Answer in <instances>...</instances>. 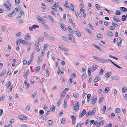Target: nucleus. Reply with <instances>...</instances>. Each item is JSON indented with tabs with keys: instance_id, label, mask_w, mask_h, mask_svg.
Here are the masks:
<instances>
[{
	"instance_id": "obj_1",
	"label": "nucleus",
	"mask_w": 127,
	"mask_h": 127,
	"mask_svg": "<svg viewBox=\"0 0 127 127\" xmlns=\"http://www.w3.org/2000/svg\"><path fill=\"white\" fill-rule=\"evenodd\" d=\"M73 107L74 110H78L79 108V105L78 102H77L76 103L73 104Z\"/></svg>"
},
{
	"instance_id": "obj_2",
	"label": "nucleus",
	"mask_w": 127,
	"mask_h": 127,
	"mask_svg": "<svg viewBox=\"0 0 127 127\" xmlns=\"http://www.w3.org/2000/svg\"><path fill=\"white\" fill-rule=\"evenodd\" d=\"M68 36L69 37V40H71L72 42H75V38L73 35L71 34H69Z\"/></svg>"
},
{
	"instance_id": "obj_3",
	"label": "nucleus",
	"mask_w": 127,
	"mask_h": 127,
	"mask_svg": "<svg viewBox=\"0 0 127 127\" xmlns=\"http://www.w3.org/2000/svg\"><path fill=\"white\" fill-rule=\"evenodd\" d=\"M39 27L38 25H34L32 26V27H29V30L32 31L33 30V29H35L36 28H38Z\"/></svg>"
},
{
	"instance_id": "obj_4",
	"label": "nucleus",
	"mask_w": 127,
	"mask_h": 127,
	"mask_svg": "<svg viewBox=\"0 0 127 127\" xmlns=\"http://www.w3.org/2000/svg\"><path fill=\"white\" fill-rule=\"evenodd\" d=\"M71 118L72 119V125H74L75 123L76 122V117L72 115L71 116Z\"/></svg>"
},
{
	"instance_id": "obj_5",
	"label": "nucleus",
	"mask_w": 127,
	"mask_h": 127,
	"mask_svg": "<svg viewBox=\"0 0 127 127\" xmlns=\"http://www.w3.org/2000/svg\"><path fill=\"white\" fill-rule=\"evenodd\" d=\"M117 43L118 46H121L122 39L120 38H118L117 40Z\"/></svg>"
},
{
	"instance_id": "obj_6",
	"label": "nucleus",
	"mask_w": 127,
	"mask_h": 127,
	"mask_svg": "<svg viewBox=\"0 0 127 127\" xmlns=\"http://www.w3.org/2000/svg\"><path fill=\"white\" fill-rule=\"evenodd\" d=\"M98 67L97 65H94L92 66L90 68L92 71H94Z\"/></svg>"
},
{
	"instance_id": "obj_7",
	"label": "nucleus",
	"mask_w": 127,
	"mask_h": 127,
	"mask_svg": "<svg viewBox=\"0 0 127 127\" xmlns=\"http://www.w3.org/2000/svg\"><path fill=\"white\" fill-rule=\"evenodd\" d=\"M108 60V61H109L113 64L114 66H115L116 67H117V68L119 69H123V68L116 64L112 61L111 60Z\"/></svg>"
},
{
	"instance_id": "obj_8",
	"label": "nucleus",
	"mask_w": 127,
	"mask_h": 127,
	"mask_svg": "<svg viewBox=\"0 0 127 127\" xmlns=\"http://www.w3.org/2000/svg\"><path fill=\"white\" fill-rule=\"evenodd\" d=\"M99 62L103 63H107L108 62V60H104L100 58L99 59Z\"/></svg>"
},
{
	"instance_id": "obj_9",
	"label": "nucleus",
	"mask_w": 127,
	"mask_h": 127,
	"mask_svg": "<svg viewBox=\"0 0 127 127\" xmlns=\"http://www.w3.org/2000/svg\"><path fill=\"white\" fill-rule=\"evenodd\" d=\"M86 111L85 109H84L82 113L80 114L79 117L81 118L82 117L86 114Z\"/></svg>"
},
{
	"instance_id": "obj_10",
	"label": "nucleus",
	"mask_w": 127,
	"mask_h": 127,
	"mask_svg": "<svg viewBox=\"0 0 127 127\" xmlns=\"http://www.w3.org/2000/svg\"><path fill=\"white\" fill-rule=\"evenodd\" d=\"M59 48L62 51H65L66 50V48L65 47L62 45H60L59 46Z\"/></svg>"
},
{
	"instance_id": "obj_11",
	"label": "nucleus",
	"mask_w": 127,
	"mask_h": 127,
	"mask_svg": "<svg viewBox=\"0 0 127 127\" xmlns=\"http://www.w3.org/2000/svg\"><path fill=\"white\" fill-rule=\"evenodd\" d=\"M30 34L29 33H27L25 36V39L27 40H29L31 37Z\"/></svg>"
},
{
	"instance_id": "obj_12",
	"label": "nucleus",
	"mask_w": 127,
	"mask_h": 127,
	"mask_svg": "<svg viewBox=\"0 0 127 127\" xmlns=\"http://www.w3.org/2000/svg\"><path fill=\"white\" fill-rule=\"evenodd\" d=\"M19 118L21 120H26L27 119L26 117H25L22 116H19Z\"/></svg>"
},
{
	"instance_id": "obj_13",
	"label": "nucleus",
	"mask_w": 127,
	"mask_h": 127,
	"mask_svg": "<svg viewBox=\"0 0 127 127\" xmlns=\"http://www.w3.org/2000/svg\"><path fill=\"white\" fill-rule=\"evenodd\" d=\"M48 39L53 41H55V38L50 35H49V36Z\"/></svg>"
},
{
	"instance_id": "obj_14",
	"label": "nucleus",
	"mask_w": 127,
	"mask_h": 127,
	"mask_svg": "<svg viewBox=\"0 0 127 127\" xmlns=\"http://www.w3.org/2000/svg\"><path fill=\"white\" fill-rule=\"evenodd\" d=\"M96 97H93L92 100V104L94 105L95 104L96 100Z\"/></svg>"
},
{
	"instance_id": "obj_15",
	"label": "nucleus",
	"mask_w": 127,
	"mask_h": 127,
	"mask_svg": "<svg viewBox=\"0 0 127 127\" xmlns=\"http://www.w3.org/2000/svg\"><path fill=\"white\" fill-rule=\"evenodd\" d=\"M111 74V73L110 72H108L105 74V76L109 78L110 77Z\"/></svg>"
},
{
	"instance_id": "obj_16",
	"label": "nucleus",
	"mask_w": 127,
	"mask_h": 127,
	"mask_svg": "<svg viewBox=\"0 0 127 127\" xmlns=\"http://www.w3.org/2000/svg\"><path fill=\"white\" fill-rule=\"evenodd\" d=\"M21 40V41H20V42L21 43L24 44H26V45H28V42L27 41H25L24 40H22L21 39H20Z\"/></svg>"
},
{
	"instance_id": "obj_17",
	"label": "nucleus",
	"mask_w": 127,
	"mask_h": 127,
	"mask_svg": "<svg viewBox=\"0 0 127 127\" xmlns=\"http://www.w3.org/2000/svg\"><path fill=\"white\" fill-rule=\"evenodd\" d=\"M23 13V14L24 13V12L22 10H20L19 13V14L17 18H20L22 16Z\"/></svg>"
},
{
	"instance_id": "obj_18",
	"label": "nucleus",
	"mask_w": 127,
	"mask_h": 127,
	"mask_svg": "<svg viewBox=\"0 0 127 127\" xmlns=\"http://www.w3.org/2000/svg\"><path fill=\"white\" fill-rule=\"evenodd\" d=\"M107 34L110 37H112L113 36V33L111 31H108L107 32Z\"/></svg>"
},
{
	"instance_id": "obj_19",
	"label": "nucleus",
	"mask_w": 127,
	"mask_h": 127,
	"mask_svg": "<svg viewBox=\"0 0 127 127\" xmlns=\"http://www.w3.org/2000/svg\"><path fill=\"white\" fill-rule=\"evenodd\" d=\"M112 79L114 80H117L119 79V78L117 76H113L112 77Z\"/></svg>"
},
{
	"instance_id": "obj_20",
	"label": "nucleus",
	"mask_w": 127,
	"mask_h": 127,
	"mask_svg": "<svg viewBox=\"0 0 127 127\" xmlns=\"http://www.w3.org/2000/svg\"><path fill=\"white\" fill-rule=\"evenodd\" d=\"M100 79V78L99 77H96L95 78V79L94 80V82H96L98 81H99Z\"/></svg>"
},
{
	"instance_id": "obj_21",
	"label": "nucleus",
	"mask_w": 127,
	"mask_h": 127,
	"mask_svg": "<svg viewBox=\"0 0 127 127\" xmlns=\"http://www.w3.org/2000/svg\"><path fill=\"white\" fill-rule=\"evenodd\" d=\"M120 10L122 11H123L124 12H125L127 11V9L125 7H121Z\"/></svg>"
},
{
	"instance_id": "obj_22",
	"label": "nucleus",
	"mask_w": 127,
	"mask_h": 127,
	"mask_svg": "<svg viewBox=\"0 0 127 127\" xmlns=\"http://www.w3.org/2000/svg\"><path fill=\"white\" fill-rule=\"evenodd\" d=\"M43 34L46 38L47 39H48V38H49L50 34H48L47 33L45 32H44L43 33Z\"/></svg>"
},
{
	"instance_id": "obj_23",
	"label": "nucleus",
	"mask_w": 127,
	"mask_h": 127,
	"mask_svg": "<svg viewBox=\"0 0 127 127\" xmlns=\"http://www.w3.org/2000/svg\"><path fill=\"white\" fill-rule=\"evenodd\" d=\"M66 92L65 91H64L63 92H62L61 94V97L62 98L65 95Z\"/></svg>"
},
{
	"instance_id": "obj_24",
	"label": "nucleus",
	"mask_w": 127,
	"mask_h": 127,
	"mask_svg": "<svg viewBox=\"0 0 127 127\" xmlns=\"http://www.w3.org/2000/svg\"><path fill=\"white\" fill-rule=\"evenodd\" d=\"M75 34L79 37H80L81 36V34L78 31H76L75 32Z\"/></svg>"
},
{
	"instance_id": "obj_25",
	"label": "nucleus",
	"mask_w": 127,
	"mask_h": 127,
	"mask_svg": "<svg viewBox=\"0 0 127 127\" xmlns=\"http://www.w3.org/2000/svg\"><path fill=\"white\" fill-rule=\"evenodd\" d=\"M29 70L28 69L27 71L24 74V78H27V75L28 74V73H29Z\"/></svg>"
},
{
	"instance_id": "obj_26",
	"label": "nucleus",
	"mask_w": 127,
	"mask_h": 127,
	"mask_svg": "<svg viewBox=\"0 0 127 127\" xmlns=\"http://www.w3.org/2000/svg\"><path fill=\"white\" fill-rule=\"evenodd\" d=\"M73 96L75 98H77L79 96V95L76 92H74L73 93Z\"/></svg>"
},
{
	"instance_id": "obj_27",
	"label": "nucleus",
	"mask_w": 127,
	"mask_h": 127,
	"mask_svg": "<svg viewBox=\"0 0 127 127\" xmlns=\"http://www.w3.org/2000/svg\"><path fill=\"white\" fill-rule=\"evenodd\" d=\"M18 9L17 8H16L12 12L14 14V15H15L17 14L18 11Z\"/></svg>"
},
{
	"instance_id": "obj_28",
	"label": "nucleus",
	"mask_w": 127,
	"mask_h": 127,
	"mask_svg": "<svg viewBox=\"0 0 127 127\" xmlns=\"http://www.w3.org/2000/svg\"><path fill=\"white\" fill-rule=\"evenodd\" d=\"M67 30L68 31L70 32V33L73 34V31L71 29L70 27V26H68L67 28Z\"/></svg>"
},
{
	"instance_id": "obj_29",
	"label": "nucleus",
	"mask_w": 127,
	"mask_h": 127,
	"mask_svg": "<svg viewBox=\"0 0 127 127\" xmlns=\"http://www.w3.org/2000/svg\"><path fill=\"white\" fill-rule=\"evenodd\" d=\"M60 27L63 30L65 31L66 30V27L64 26V25L61 24L60 25Z\"/></svg>"
},
{
	"instance_id": "obj_30",
	"label": "nucleus",
	"mask_w": 127,
	"mask_h": 127,
	"mask_svg": "<svg viewBox=\"0 0 127 127\" xmlns=\"http://www.w3.org/2000/svg\"><path fill=\"white\" fill-rule=\"evenodd\" d=\"M110 90L109 87H106L105 89V91L106 93H107Z\"/></svg>"
},
{
	"instance_id": "obj_31",
	"label": "nucleus",
	"mask_w": 127,
	"mask_h": 127,
	"mask_svg": "<svg viewBox=\"0 0 127 127\" xmlns=\"http://www.w3.org/2000/svg\"><path fill=\"white\" fill-rule=\"evenodd\" d=\"M113 19L116 22H120V20L116 17H114Z\"/></svg>"
},
{
	"instance_id": "obj_32",
	"label": "nucleus",
	"mask_w": 127,
	"mask_h": 127,
	"mask_svg": "<svg viewBox=\"0 0 127 127\" xmlns=\"http://www.w3.org/2000/svg\"><path fill=\"white\" fill-rule=\"evenodd\" d=\"M67 100L66 99H64V108H65L67 106Z\"/></svg>"
},
{
	"instance_id": "obj_33",
	"label": "nucleus",
	"mask_w": 127,
	"mask_h": 127,
	"mask_svg": "<svg viewBox=\"0 0 127 127\" xmlns=\"http://www.w3.org/2000/svg\"><path fill=\"white\" fill-rule=\"evenodd\" d=\"M48 124L50 125V126H51L53 124V121L52 120H49L48 121Z\"/></svg>"
},
{
	"instance_id": "obj_34",
	"label": "nucleus",
	"mask_w": 127,
	"mask_h": 127,
	"mask_svg": "<svg viewBox=\"0 0 127 127\" xmlns=\"http://www.w3.org/2000/svg\"><path fill=\"white\" fill-rule=\"evenodd\" d=\"M115 112L117 113H120V111L119 108H117L115 109Z\"/></svg>"
},
{
	"instance_id": "obj_35",
	"label": "nucleus",
	"mask_w": 127,
	"mask_h": 127,
	"mask_svg": "<svg viewBox=\"0 0 127 127\" xmlns=\"http://www.w3.org/2000/svg\"><path fill=\"white\" fill-rule=\"evenodd\" d=\"M87 74L86 73H84L83 74L82 76V79H85L87 76Z\"/></svg>"
},
{
	"instance_id": "obj_36",
	"label": "nucleus",
	"mask_w": 127,
	"mask_h": 127,
	"mask_svg": "<svg viewBox=\"0 0 127 127\" xmlns=\"http://www.w3.org/2000/svg\"><path fill=\"white\" fill-rule=\"evenodd\" d=\"M126 16L125 15H123L122 17V21H125L126 19Z\"/></svg>"
},
{
	"instance_id": "obj_37",
	"label": "nucleus",
	"mask_w": 127,
	"mask_h": 127,
	"mask_svg": "<svg viewBox=\"0 0 127 127\" xmlns=\"http://www.w3.org/2000/svg\"><path fill=\"white\" fill-rule=\"evenodd\" d=\"M41 7L44 9H46V6L45 4L44 3H43L41 4Z\"/></svg>"
},
{
	"instance_id": "obj_38",
	"label": "nucleus",
	"mask_w": 127,
	"mask_h": 127,
	"mask_svg": "<svg viewBox=\"0 0 127 127\" xmlns=\"http://www.w3.org/2000/svg\"><path fill=\"white\" fill-rule=\"evenodd\" d=\"M70 5V10L73 11H74V9L73 7H74V6L73 5L72 3H71Z\"/></svg>"
},
{
	"instance_id": "obj_39",
	"label": "nucleus",
	"mask_w": 127,
	"mask_h": 127,
	"mask_svg": "<svg viewBox=\"0 0 127 127\" xmlns=\"http://www.w3.org/2000/svg\"><path fill=\"white\" fill-rule=\"evenodd\" d=\"M39 41L38 40H37L35 43V46H37V47H38L39 45Z\"/></svg>"
},
{
	"instance_id": "obj_40",
	"label": "nucleus",
	"mask_w": 127,
	"mask_h": 127,
	"mask_svg": "<svg viewBox=\"0 0 127 127\" xmlns=\"http://www.w3.org/2000/svg\"><path fill=\"white\" fill-rule=\"evenodd\" d=\"M6 71L5 70H3V71L1 72V75H0V76H2L4 75L5 73L6 72Z\"/></svg>"
},
{
	"instance_id": "obj_41",
	"label": "nucleus",
	"mask_w": 127,
	"mask_h": 127,
	"mask_svg": "<svg viewBox=\"0 0 127 127\" xmlns=\"http://www.w3.org/2000/svg\"><path fill=\"white\" fill-rule=\"evenodd\" d=\"M93 58L96 60L98 61H99V59L100 58L96 56H93Z\"/></svg>"
},
{
	"instance_id": "obj_42",
	"label": "nucleus",
	"mask_w": 127,
	"mask_h": 127,
	"mask_svg": "<svg viewBox=\"0 0 127 127\" xmlns=\"http://www.w3.org/2000/svg\"><path fill=\"white\" fill-rule=\"evenodd\" d=\"M55 109V106L53 105H52L51 106V107L50 109V110L51 111H53Z\"/></svg>"
},
{
	"instance_id": "obj_43",
	"label": "nucleus",
	"mask_w": 127,
	"mask_h": 127,
	"mask_svg": "<svg viewBox=\"0 0 127 127\" xmlns=\"http://www.w3.org/2000/svg\"><path fill=\"white\" fill-rule=\"evenodd\" d=\"M48 17L50 18V19L51 20L52 22H53L54 21V19L53 17L50 16V15H48Z\"/></svg>"
},
{
	"instance_id": "obj_44",
	"label": "nucleus",
	"mask_w": 127,
	"mask_h": 127,
	"mask_svg": "<svg viewBox=\"0 0 127 127\" xmlns=\"http://www.w3.org/2000/svg\"><path fill=\"white\" fill-rule=\"evenodd\" d=\"M44 39V37L42 36H41L39 37L38 40V41H42Z\"/></svg>"
},
{
	"instance_id": "obj_45",
	"label": "nucleus",
	"mask_w": 127,
	"mask_h": 127,
	"mask_svg": "<svg viewBox=\"0 0 127 127\" xmlns=\"http://www.w3.org/2000/svg\"><path fill=\"white\" fill-rule=\"evenodd\" d=\"M52 6H53L55 7V8H57L59 6V5L58 3H56Z\"/></svg>"
},
{
	"instance_id": "obj_46",
	"label": "nucleus",
	"mask_w": 127,
	"mask_h": 127,
	"mask_svg": "<svg viewBox=\"0 0 127 127\" xmlns=\"http://www.w3.org/2000/svg\"><path fill=\"white\" fill-rule=\"evenodd\" d=\"M122 111L124 114H126V111L125 108H122Z\"/></svg>"
},
{
	"instance_id": "obj_47",
	"label": "nucleus",
	"mask_w": 127,
	"mask_h": 127,
	"mask_svg": "<svg viewBox=\"0 0 127 127\" xmlns=\"http://www.w3.org/2000/svg\"><path fill=\"white\" fill-rule=\"evenodd\" d=\"M40 69V66H37L35 70L36 72L38 71Z\"/></svg>"
},
{
	"instance_id": "obj_48",
	"label": "nucleus",
	"mask_w": 127,
	"mask_h": 127,
	"mask_svg": "<svg viewBox=\"0 0 127 127\" xmlns=\"http://www.w3.org/2000/svg\"><path fill=\"white\" fill-rule=\"evenodd\" d=\"M104 70L102 69H100V72L99 73V75H102L103 72Z\"/></svg>"
},
{
	"instance_id": "obj_49",
	"label": "nucleus",
	"mask_w": 127,
	"mask_h": 127,
	"mask_svg": "<svg viewBox=\"0 0 127 127\" xmlns=\"http://www.w3.org/2000/svg\"><path fill=\"white\" fill-rule=\"evenodd\" d=\"M30 107V106L29 105H28L26 108V110L27 111L29 110Z\"/></svg>"
},
{
	"instance_id": "obj_50",
	"label": "nucleus",
	"mask_w": 127,
	"mask_h": 127,
	"mask_svg": "<svg viewBox=\"0 0 127 127\" xmlns=\"http://www.w3.org/2000/svg\"><path fill=\"white\" fill-rule=\"evenodd\" d=\"M109 57L111 58H112L116 60H118V58L117 57H115L111 55H109Z\"/></svg>"
},
{
	"instance_id": "obj_51",
	"label": "nucleus",
	"mask_w": 127,
	"mask_h": 127,
	"mask_svg": "<svg viewBox=\"0 0 127 127\" xmlns=\"http://www.w3.org/2000/svg\"><path fill=\"white\" fill-rule=\"evenodd\" d=\"M20 41H21L20 39H19L16 41V44L17 45H19L20 44Z\"/></svg>"
},
{
	"instance_id": "obj_52",
	"label": "nucleus",
	"mask_w": 127,
	"mask_h": 127,
	"mask_svg": "<svg viewBox=\"0 0 127 127\" xmlns=\"http://www.w3.org/2000/svg\"><path fill=\"white\" fill-rule=\"evenodd\" d=\"M127 90V88L125 87H124L122 89V91L124 93H125L126 92V91H125V90Z\"/></svg>"
},
{
	"instance_id": "obj_53",
	"label": "nucleus",
	"mask_w": 127,
	"mask_h": 127,
	"mask_svg": "<svg viewBox=\"0 0 127 127\" xmlns=\"http://www.w3.org/2000/svg\"><path fill=\"white\" fill-rule=\"evenodd\" d=\"M95 6L96 8L97 9L99 10L100 8V7L98 4H95Z\"/></svg>"
},
{
	"instance_id": "obj_54",
	"label": "nucleus",
	"mask_w": 127,
	"mask_h": 127,
	"mask_svg": "<svg viewBox=\"0 0 127 127\" xmlns=\"http://www.w3.org/2000/svg\"><path fill=\"white\" fill-rule=\"evenodd\" d=\"M96 36L98 38H101L102 37V36H101V34H98Z\"/></svg>"
},
{
	"instance_id": "obj_55",
	"label": "nucleus",
	"mask_w": 127,
	"mask_h": 127,
	"mask_svg": "<svg viewBox=\"0 0 127 127\" xmlns=\"http://www.w3.org/2000/svg\"><path fill=\"white\" fill-rule=\"evenodd\" d=\"M45 50V49H44L42 51L41 53V55L42 56H43L44 55Z\"/></svg>"
},
{
	"instance_id": "obj_56",
	"label": "nucleus",
	"mask_w": 127,
	"mask_h": 127,
	"mask_svg": "<svg viewBox=\"0 0 127 127\" xmlns=\"http://www.w3.org/2000/svg\"><path fill=\"white\" fill-rule=\"evenodd\" d=\"M11 84V81H10L8 83V86L6 87V88H8L10 86Z\"/></svg>"
},
{
	"instance_id": "obj_57",
	"label": "nucleus",
	"mask_w": 127,
	"mask_h": 127,
	"mask_svg": "<svg viewBox=\"0 0 127 127\" xmlns=\"http://www.w3.org/2000/svg\"><path fill=\"white\" fill-rule=\"evenodd\" d=\"M39 115H42L44 114V112L42 110H40L39 111Z\"/></svg>"
},
{
	"instance_id": "obj_58",
	"label": "nucleus",
	"mask_w": 127,
	"mask_h": 127,
	"mask_svg": "<svg viewBox=\"0 0 127 127\" xmlns=\"http://www.w3.org/2000/svg\"><path fill=\"white\" fill-rule=\"evenodd\" d=\"M11 70H9L7 72V76L9 77L11 74Z\"/></svg>"
},
{
	"instance_id": "obj_59",
	"label": "nucleus",
	"mask_w": 127,
	"mask_h": 127,
	"mask_svg": "<svg viewBox=\"0 0 127 127\" xmlns=\"http://www.w3.org/2000/svg\"><path fill=\"white\" fill-rule=\"evenodd\" d=\"M88 74L89 76H90L91 74V72L89 68H88Z\"/></svg>"
},
{
	"instance_id": "obj_60",
	"label": "nucleus",
	"mask_w": 127,
	"mask_h": 127,
	"mask_svg": "<svg viewBox=\"0 0 127 127\" xmlns=\"http://www.w3.org/2000/svg\"><path fill=\"white\" fill-rule=\"evenodd\" d=\"M91 115V112L89 111L87 113L86 115V116L87 117L89 115Z\"/></svg>"
},
{
	"instance_id": "obj_61",
	"label": "nucleus",
	"mask_w": 127,
	"mask_h": 127,
	"mask_svg": "<svg viewBox=\"0 0 127 127\" xmlns=\"http://www.w3.org/2000/svg\"><path fill=\"white\" fill-rule=\"evenodd\" d=\"M86 31L88 32V33H91V31L90 30H89L88 29L86 28L85 29Z\"/></svg>"
},
{
	"instance_id": "obj_62",
	"label": "nucleus",
	"mask_w": 127,
	"mask_h": 127,
	"mask_svg": "<svg viewBox=\"0 0 127 127\" xmlns=\"http://www.w3.org/2000/svg\"><path fill=\"white\" fill-rule=\"evenodd\" d=\"M88 25L90 27V28H91L93 30L94 28L93 26L91 25L90 23H89L88 24Z\"/></svg>"
},
{
	"instance_id": "obj_63",
	"label": "nucleus",
	"mask_w": 127,
	"mask_h": 127,
	"mask_svg": "<svg viewBox=\"0 0 127 127\" xmlns=\"http://www.w3.org/2000/svg\"><path fill=\"white\" fill-rule=\"evenodd\" d=\"M51 8L54 11H57L56 8H55V7L54 6H52Z\"/></svg>"
},
{
	"instance_id": "obj_64",
	"label": "nucleus",
	"mask_w": 127,
	"mask_h": 127,
	"mask_svg": "<svg viewBox=\"0 0 127 127\" xmlns=\"http://www.w3.org/2000/svg\"><path fill=\"white\" fill-rule=\"evenodd\" d=\"M112 24L113 26H114L115 27H117L118 26V25L117 24H115L113 22H112Z\"/></svg>"
}]
</instances>
